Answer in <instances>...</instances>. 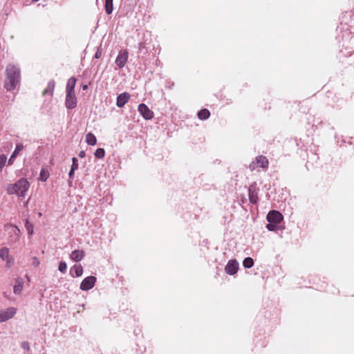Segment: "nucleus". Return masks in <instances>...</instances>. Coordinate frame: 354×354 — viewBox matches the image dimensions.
Returning <instances> with one entry per match:
<instances>
[{
  "label": "nucleus",
  "mask_w": 354,
  "mask_h": 354,
  "mask_svg": "<svg viewBox=\"0 0 354 354\" xmlns=\"http://www.w3.org/2000/svg\"><path fill=\"white\" fill-rule=\"evenodd\" d=\"M86 142L91 146H94L97 143V139L95 135L92 133H88L86 136Z\"/></svg>",
  "instance_id": "19"
},
{
  "label": "nucleus",
  "mask_w": 354,
  "mask_h": 354,
  "mask_svg": "<svg viewBox=\"0 0 354 354\" xmlns=\"http://www.w3.org/2000/svg\"><path fill=\"white\" fill-rule=\"evenodd\" d=\"M283 215L277 210H272L267 215V221L268 223H274L279 224L283 220Z\"/></svg>",
  "instance_id": "5"
},
{
  "label": "nucleus",
  "mask_w": 354,
  "mask_h": 354,
  "mask_svg": "<svg viewBox=\"0 0 354 354\" xmlns=\"http://www.w3.org/2000/svg\"><path fill=\"white\" fill-rule=\"evenodd\" d=\"M32 265L34 267H37L39 265V260L37 257H35L32 258Z\"/></svg>",
  "instance_id": "33"
},
{
  "label": "nucleus",
  "mask_w": 354,
  "mask_h": 354,
  "mask_svg": "<svg viewBox=\"0 0 354 354\" xmlns=\"http://www.w3.org/2000/svg\"><path fill=\"white\" fill-rule=\"evenodd\" d=\"M84 252L83 250H75L71 254V259L74 261H80L84 257Z\"/></svg>",
  "instance_id": "14"
},
{
  "label": "nucleus",
  "mask_w": 354,
  "mask_h": 354,
  "mask_svg": "<svg viewBox=\"0 0 354 354\" xmlns=\"http://www.w3.org/2000/svg\"><path fill=\"white\" fill-rule=\"evenodd\" d=\"M25 227L29 235L33 234V225L27 220L25 223Z\"/></svg>",
  "instance_id": "26"
},
{
  "label": "nucleus",
  "mask_w": 354,
  "mask_h": 354,
  "mask_svg": "<svg viewBox=\"0 0 354 354\" xmlns=\"http://www.w3.org/2000/svg\"><path fill=\"white\" fill-rule=\"evenodd\" d=\"M75 171V170H72V169L71 168V170H70L69 174H68L70 178H73V176L74 174Z\"/></svg>",
  "instance_id": "36"
},
{
  "label": "nucleus",
  "mask_w": 354,
  "mask_h": 354,
  "mask_svg": "<svg viewBox=\"0 0 354 354\" xmlns=\"http://www.w3.org/2000/svg\"><path fill=\"white\" fill-rule=\"evenodd\" d=\"M105 11L107 15H110L113 12V0H105Z\"/></svg>",
  "instance_id": "21"
},
{
  "label": "nucleus",
  "mask_w": 354,
  "mask_h": 354,
  "mask_svg": "<svg viewBox=\"0 0 354 354\" xmlns=\"http://www.w3.org/2000/svg\"><path fill=\"white\" fill-rule=\"evenodd\" d=\"M77 100L75 93H66L65 106L68 109H73L77 106Z\"/></svg>",
  "instance_id": "4"
},
{
  "label": "nucleus",
  "mask_w": 354,
  "mask_h": 354,
  "mask_svg": "<svg viewBox=\"0 0 354 354\" xmlns=\"http://www.w3.org/2000/svg\"><path fill=\"white\" fill-rule=\"evenodd\" d=\"M24 149V145L22 144H17L16 145L15 151L12 152L11 156L8 160V165H12L14 162V160L17 156V155L21 151Z\"/></svg>",
  "instance_id": "15"
},
{
  "label": "nucleus",
  "mask_w": 354,
  "mask_h": 354,
  "mask_svg": "<svg viewBox=\"0 0 354 354\" xmlns=\"http://www.w3.org/2000/svg\"><path fill=\"white\" fill-rule=\"evenodd\" d=\"M87 88H88V86L87 85H83L82 86V89L83 90L86 91V90H87Z\"/></svg>",
  "instance_id": "37"
},
{
  "label": "nucleus",
  "mask_w": 354,
  "mask_h": 354,
  "mask_svg": "<svg viewBox=\"0 0 354 354\" xmlns=\"http://www.w3.org/2000/svg\"><path fill=\"white\" fill-rule=\"evenodd\" d=\"M55 86V82L54 80L49 81L48 83L47 88H46L44 89V91H43V95H46V94L49 93L52 96L53 94Z\"/></svg>",
  "instance_id": "18"
},
{
  "label": "nucleus",
  "mask_w": 354,
  "mask_h": 354,
  "mask_svg": "<svg viewBox=\"0 0 354 354\" xmlns=\"http://www.w3.org/2000/svg\"><path fill=\"white\" fill-rule=\"evenodd\" d=\"M209 115H210V113L206 109H201L198 113V117L201 120H206L209 117Z\"/></svg>",
  "instance_id": "20"
},
{
  "label": "nucleus",
  "mask_w": 354,
  "mask_h": 354,
  "mask_svg": "<svg viewBox=\"0 0 354 354\" xmlns=\"http://www.w3.org/2000/svg\"><path fill=\"white\" fill-rule=\"evenodd\" d=\"M105 151L102 148H98L95 152V156L97 158H102L104 157Z\"/></svg>",
  "instance_id": "25"
},
{
  "label": "nucleus",
  "mask_w": 354,
  "mask_h": 354,
  "mask_svg": "<svg viewBox=\"0 0 354 354\" xmlns=\"http://www.w3.org/2000/svg\"><path fill=\"white\" fill-rule=\"evenodd\" d=\"M12 231L15 234V236H17L16 239H18L19 234L20 232L19 228L17 226H13V227H12Z\"/></svg>",
  "instance_id": "31"
},
{
  "label": "nucleus",
  "mask_w": 354,
  "mask_h": 354,
  "mask_svg": "<svg viewBox=\"0 0 354 354\" xmlns=\"http://www.w3.org/2000/svg\"><path fill=\"white\" fill-rule=\"evenodd\" d=\"M6 262H7V264H10V263L11 262L10 261V259L9 258L8 260H6Z\"/></svg>",
  "instance_id": "38"
},
{
  "label": "nucleus",
  "mask_w": 354,
  "mask_h": 354,
  "mask_svg": "<svg viewBox=\"0 0 354 354\" xmlns=\"http://www.w3.org/2000/svg\"><path fill=\"white\" fill-rule=\"evenodd\" d=\"M268 165V160L266 157L263 156H259L257 157L256 162H252L250 165V169L251 170H254L256 167H260L262 168H266Z\"/></svg>",
  "instance_id": "7"
},
{
  "label": "nucleus",
  "mask_w": 354,
  "mask_h": 354,
  "mask_svg": "<svg viewBox=\"0 0 354 354\" xmlns=\"http://www.w3.org/2000/svg\"><path fill=\"white\" fill-rule=\"evenodd\" d=\"M70 274L73 277H81L83 274V267L80 264L73 266L70 270Z\"/></svg>",
  "instance_id": "12"
},
{
  "label": "nucleus",
  "mask_w": 354,
  "mask_h": 354,
  "mask_svg": "<svg viewBox=\"0 0 354 354\" xmlns=\"http://www.w3.org/2000/svg\"><path fill=\"white\" fill-rule=\"evenodd\" d=\"M9 250L6 248L0 249V258L3 260H8L9 259Z\"/></svg>",
  "instance_id": "22"
},
{
  "label": "nucleus",
  "mask_w": 354,
  "mask_h": 354,
  "mask_svg": "<svg viewBox=\"0 0 354 354\" xmlns=\"http://www.w3.org/2000/svg\"><path fill=\"white\" fill-rule=\"evenodd\" d=\"M24 287V281L21 278H17L15 280V284L13 288V292L16 295L21 294Z\"/></svg>",
  "instance_id": "16"
},
{
  "label": "nucleus",
  "mask_w": 354,
  "mask_h": 354,
  "mask_svg": "<svg viewBox=\"0 0 354 354\" xmlns=\"http://www.w3.org/2000/svg\"><path fill=\"white\" fill-rule=\"evenodd\" d=\"M239 270V263L236 259H230L225 268V271L230 275L235 274Z\"/></svg>",
  "instance_id": "6"
},
{
  "label": "nucleus",
  "mask_w": 354,
  "mask_h": 354,
  "mask_svg": "<svg viewBox=\"0 0 354 354\" xmlns=\"http://www.w3.org/2000/svg\"><path fill=\"white\" fill-rule=\"evenodd\" d=\"M72 165H71V169L72 170H77L78 169V161H77V159L75 157L73 158L72 159Z\"/></svg>",
  "instance_id": "28"
},
{
  "label": "nucleus",
  "mask_w": 354,
  "mask_h": 354,
  "mask_svg": "<svg viewBox=\"0 0 354 354\" xmlns=\"http://www.w3.org/2000/svg\"><path fill=\"white\" fill-rule=\"evenodd\" d=\"M3 167L0 165V171L2 170Z\"/></svg>",
  "instance_id": "39"
},
{
  "label": "nucleus",
  "mask_w": 354,
  "mask_h": 354,
  "mask_svg": "<svg viewBox=\"0 0 354 354\" xmlns=\"http://www.w3.org/2000/svg\"><path fill=\"white\" fill-rule=\"evenodd\" d=\"M97 279L95 277L89 276L84 279L80 283V289L83 291L88 290L93 288L95 284Z\"/></svg>",
  "instance_id": "3"
},
{
  "label": "nucleus",
  "mask_w": 354,
  "mask_h": 354,
  "mask_svg": "<svg viewBox=\"0 0 354 354\" xmlns=\"http://www.w3.org/2000/svg\"><path fill=\"white\" fill-rule=\"evenodd\" d=\"M250 201L252 203H257L258 200L257 192L254 188L250 187L248 189Z\"/></svg>",
  "instance_id": "17"
},
{
  "label": "nucleus",
  "mask_w": 354,
  "mask_h": 354,
  "mask_svg": "<svg viewBox=\"0 0 354 354\" xmlns=\"http://www.w3.org/2000/svg\"><path fill=\"white\" fill-rule=\"evenodd\" d=\"M130 95L127 93H120L117 97L116 104L118 107H123L129 101Z\"/></svg>",
  "instance_id": "11"
},
{
  "label": "nucleus",
  "mask_w": 354,
  "mask_h": 354,
  "mask_svg": "<svg viewBox=\"0 0 354 354\" xmlns=\"http://www.w3.org/2000/svg\"><path fill=\"white\" fill-rule=\"evenodd\" d=\"M76 78L71 77L68 80L66 86V93H75V87L76 85Z\"/></svg>",
  "instance_id": "13"
},
{
  "label": "nucleus",
  "mask_w": 354,
  "mask_h": 354,
  "mask_svg": "<svg viewBox=\"0 0 354 354\" xmlns=\"http://www.w3.org/2000/svg\"><path fill=\"white\" fill-rule=\"evenodd\" d=\"M138 110L145 120H151L153 117V113L145 104H140Z\"/></svg>",
  "instance_id": "10"
},
{
  "label": "nucleus",
  "mask_w": 354,
  "mask_h": 354,
  "mask_svg": "<svg viewBox=\"0 0 354 354\" xmlns=\"http://www.w3.org/2000/svg\"><path fill=\"white\" fill-rule=\"evenodd\" d=\"M66 268H67V265H66V262L60 261L59 263L58 270L61 272L64 273L66 272Z\"/></svg>",
  "instance_id": "27"
},
{
  "label": "nucleus",
  "mask_w": 354,
  "mask_h": 354,
  "mask_svg": "<svg viewBox=\"0 0 354 354\" xmlns=\"http://www.w3.org/2000/svg\"><path fill=\"white\" fill-rule=\"evenodd\" d=\"M39 180H42V181H46V179H47V176H46L45 175V171L44 170H41L40 171V174H39Z\"/></svg>",
  "instance_id": "32"
},
{
  "label": "nucleus",
  "mask_w": 354,
  "mask_h": 354,
  "mask_svg": "<svg viewBox=\"0 0 354 354\" xmlns=\"http://www.w3.org/2000/svg\"><path fill=\"white\" fill-rule=\"evenodd\" d=\"M21 347L23 349H24V350H26L27 351H29L30 349V344H29V343L28 342H21Z\"/></svg>",
  "instance_id": "30"
},
{
  "label": "nucleus",
  "mask_w": 354,
  "mask_h": 354,
  "mask_svg": "<svg viewBox=\"0 0 354 354\" xmlns=\"http://www.w3.org/2000/svg\"><path fill=\"white\" fill-rule=\"evenodd\" d=\"M30 184L26 178H21L14 184L8 185L6 187L9 195L17 194L19 197H25Z\"/></svg>",
  "instance_id": "2"
},
{
  "label": "nucleus",
  "mask_w": 354,
  "mask_h": 354,
  "mask_svg": "<svg viewBox=\"0 0 354 354\" xmlns=\"http://www.w3.org/2000/svg\"><path fill=\"white\" fill-rule=\"evenodd\" d=\"M243 266L245 268H250L254 266V260L251 257H246L243 261Z\"/></svg>",
  "instance_id": "23"
},
{
  "label": "nucleus",
  "mask_w": 354,
  "mask_h": 354,
  "mask_svg": "<svg viewBox=\"0 0 354 354\" xmlns=\"http://www.w3.org/2000/svg\"><path fill=\"white\" fill-rule=\"evenodd\" d=\"M5 88L8 91L15 89L20 80V70L14 64H8L6 69Z\"/></svg>",
  "instance_id": "1"
},
{
  "label": "nucleus",
  "mask_w": 354,
  "mask_h": 354,
  "mask_svg": "<svg viewBox=\"0 0 354 354\" xmlns=\"http://www.w3.org/2000/svg\"><path fill=\"white\" fill-rule=\"evenodd\" d=\"M128 59V52L126 50L120 51L115 59V64L122 68L124 66Z\"/></svg>",
  "instance_id": "8"
},
{
  "label": "nucleus",
  "mask_w": 354,
  "mask_h": 354,
  "mask_svg": "<svg viewBox=\"0 0 354 354\" xmlns=\"http://www.w3.org/2000/svg\"><path fill=\"white\" fill-rule=\"evenodd\" d=\"M101 56V51L99 50L95 53V58H99Z\"/></svg>",
  "instance_id": "35"
},
{
  "label": "nucleus",
  "mask_w": 354,
  "mask_h": 354,
  "mask_svg": "<svg viewBox=\"0 0 354 354\" xmlns=\"http://www.w3.org/2000/svg\"><path fill=\"white\" fill-rule=\"evenodd\" d=\"M6 160H7V157L6 155L4 154H2L0 156V165L3 167L5 164H6Z\"/></svg>",
  "instance_id": "29"
},
{
  "label": "nucleus",
  "mask_w": 354,
  "mask_h": 354,
  "mask_svg": "<svg viewBox=\"0 0 354 354\" xmlns=\"http://www.w3.org/2000/svg\"><path fill=\"white\" fill-rule=\"evenodd\" d=\"M266 228L269 231H277L279 229V225L274 223H268L266 225Z\"/></svg>",
  "instance_id": "24"
},
{
  "label": "nucleus",
  "mask_w": 354,
  "mask_h": 354,
  "mask_svg": "<svg viewBox=\"0 0 354 354\" xmlns=\"http://www.w3.org/2000/svg\"><path fill=\"white\" fill-rule=\"evenodd\" d=\"M16 313V308L11 307L5 310H0V322L11 319Z\"/></svg>",
  "instance_id": "9"
},
{
  "label": "nucleus",
  "mask_w": 354,
  "mask_h": 354,
  "mask_svg": "<svg viewBox=\"0 0 354 354\" xmlns=\"http://www.w3.org/2000/svg\"><path fill=\"white\" fill-rule=\"evenodd\" d=\"M79 156L80 158H84L86 156V153L85 151H81L80 153H79Z\"/></svg>",
  "instance_id": "34"
}]
</instances>
